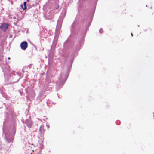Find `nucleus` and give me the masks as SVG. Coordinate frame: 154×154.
Wrapping results in <instances>:
<instances>
[{
    "mask_svg": "<svg viewBox=\"0 0 154 154\" xmlns=\"http://www.w3.org/2000/svg\"><path fill=\"white\" fill-rule=\"evenodd\" d=\"M46 80V85L44 86L43 89L40 90V93L41 95L44 96H46L45 94L48 93L47 92L48 91H50L52 89L55 84L54 83L52 82L49 79H48L47 81V79Z\"/></svg>",
    "mask_w": 154,
    "mask_h": 154,
    "instance_id": "nucleus-1",
    "label": "nucleus"
},
{
    "mask_svg": "<svg viewBox=\"0 0 154 154\" xmlns=\"http://www.w3.org/2000/svg\"><path fill=\"white\" fill-rule=\"evenodd\" d=\"M67 75L64 73H61L58 77V81L56 83V89L58 90L60 89L63 86L67 79Z\"/></svg>",
    "mask_w": 154,
    "mask_h": 154,
    "instance_id": "nucleus-2",
    "label": "nucleus"
},
{
    "mask_svg": "<svg viewBox=\"0 0 154 154\" xmlns=\"http://www.w3.org/2000/svg\"><path fill=\"white\" fill-rule=\"evenodd\" d=\"M66 12L65 10H63L60 16L59 19L58 20L57 23L58 24L61 25L63 18L66 15Z\"/></svg>",
    "mask_w": 154,
    "mask_h": 154,
    "instance_id": "nucleus-3",
    "label": "nucleus"
},
{
    "mask_svg": "<svg viewBox=\"0 0 154 154\" xmlns=\"http://www.w3.org/2000/svg\"><path fill=\"white\" fill-rule=\"evenodd\" d=\"M61 56L64 58L67 57L69 56V51L68 50L63 49L61 50V52H59Z\"/></svg>",
    "mask_w": 154,
    "mask_h": 154,
    "instance_id": "nucleus-4",
    "label": "nucleus"
},
{
    "mask_svg": "<svg viewBox=\"0 0 154 154\" xmlns=\"http://www.w3.org/2000/svg\"><path fill=\"white\" fill-rule=\"evenodd\" d=\"M28 44L26 41H23L20 44V46L21 48L23 50H25L27 47Z\"/></svg>",
    "mask_w": 154,
    "mask_h": 154,
    "instance_id": "nucleus-5",
    "label": "nucleus"
},
{
    "mask_svg": "<svg viewBox=\"0 0 154 154\" xmlns=\"http://www.w3.org/2000/svg\"><path fill=\"white\" fill-rule=\"evenodd\" d=\"M45 18L48 20L51 19L53 17V14L51 12L47 13L44 16Z\"/></svg>",
    "mask_w": 154,
    "mask_h": 154,
    "instance_id": "nucleus-6",
    "label": "nucleus"
},
{
    "mask_svg": "<svg viewBox=\"0 0 154 154\" xmlns=\"http://www.w3.org/2000/svg\"><path fill=\"white\" fill-rule=\"evenodd\" d=\"M8 25L7 23H3L0 26V28L2 31L5 32V31L8 28Z\"/></svg>",
    "mask_w": 154,
    "mask_h": 154,
    "instance_id": "nucleus-7",
    "label": "nucleus"
},
{
    "mask_svg": "<svg viewBox=\"0 0 154 154\" xmlns=\"http://www.w3.org/2000/svg\"><path fill=\"white\" fill-rule=\"evenodd\" d=\"M85 33L82 34L80 35L79 39V41L80 45L82 44L84 40V38L85 37Z\"/></svg>",
    "mask_w": 154,
    "mask_h": 154,
    "instance_id": "nucleus-8",
    "label": "nucleus"
},
{
    "mask_svg": "<svg viewBox=\"0 0 154 154\" xmlns=\"http://www.w3.org/2000/svg\"><path fill=\"white\" fill-rule=\"evenodd\" d=\"M44 125L43 124H42L40 127L39 131L40 132V134H42L44 133L45 130L44 129Z\"/></svg>",
    "mask_w": 154,
    "mask_h": 154,
    "instance_id": "nucleus-9",
    "label": "nucleus"
},
{
    "mask_svg": "<svg viewBox=\"0 0 154 154\" xmlns=\"http://www.w3.org/2000/svg\"><path fill=\"white\" fill-rule=\"evenodd\" d=\"M1 64L3 66L7 65L6 60L5 59H2L1 61Z\"/></svg>",
    "mask_w": 154,
    "mask_h": 154,
    "instance_id": "nucleus-10",
    "label": "nucleus"
},
{
    "mask_svg": "<svg viewBox=\"0 0 154 154\" xmlns=\"http://www.w3.org/2000/svg\"><path fill=\"white\" fill-rule=\"evenodd\" d=\"M77 55V53L75 51H73L72 53V55L71 56V59L73 60L74 57L75 55Z\"/></svg>",
    "mask_w": 154,
    "mask_h": 154,
    "instance_id": "nucleus-11",
    "label": "nucleus"
},
{
    "mask_svg": "<svg viewBox=\"0 0 154 154\" xmlns=\"http://www.w3.org/2000/svg\"><path fill=\"white\" fill-rule=\"evenodd\" d=\"M55 45H53L51 47V52L52 53H53L55 50Z\"/></svg>",
    "mask_w": 154,
    "mask_h": 154,
    "instance_id": "nucleus-12",
    "label": "nucleus"
},
{
    "mask_svg": "<svg viewBox=\"0 0 154 154\" xmlns=\"http://www.w3.org/2000/svg\"><path fill=\"white\" fill-rule=\"evenodd\" d=\"M27 3L26 2H24L23 3V5H24V8L23 7V5H21V6L22 7V8L23 10H26V5Z\"/></svg>",
    "mask_w": 154,
    "mask_h": 154,
    "instance_id": "nucleus-13",
    "label": "nucleus"
},
{
    "mask_svg": "<svg viewBox=\"0 0 154 154\" xmlns=\"http://www.w3.org/2000/svg\"><path fill=\"white\" fill-rule=\"evenodd\" d=\"M92 18H93V16H92L89 19V22L88 23V27L90 26L91 25V22Z\"/></svg>",
    "mask_w": 154,
    "mask_h": 154,
    "instance_id": "nucleus-14",
    "label": "nucleus"
},
{
    "mask_svg": "<svg viewBox=\"0 0 154 154\" xmlns=\"http://www.w3.org/2000/svg\"><path fill=\"white\" fill-rule=\"evenodd\" d=\"M99 32L100 33H102V32H103V29L102 28H101L99 30Z\"/></svg>",
    "mask_w": 154,
    "mask_h": 154,
    "instance_id": "nucleus-15",
    "label": "nucleus"
},
{
    "mask_svg": "<svg viewBox=\"0 0 154 154\" xmlns=\"http://www.w3.org/2000/svg\"><path fill=\"white\" fill-rule=\"evenodd\" d=\"M75 25V23H74V22L73 23V24L72 25V27H73Z\"/></svg>",
    "mask_w": 154,
    "mask_h": 154,
    "instance_id": "nucleus-16",
    "label": "nucleus"
},
{
    "mask_svg": "<svg viewBox=\"0 0 154 154\" xmlns=\"http://www.w3.org/2000/svg\"><path fill=\"white\" fill-rule=\"evenodd\" d=\"M12 37V35H10L9 36V37L10 38H11Z\"/></svg>",
    "mask_w": 154,
    "mask_h": 154,
    "instance_id": "nucleus-17",
    "label": "nucleus"
},
{
    "mask_svg": "<svg viewBox=\"0 0 154 154\" xmlns=\"http://www.w3.org/2000/svg\"><path fill=\"white\" fill-rule=\"evenodd\" d=\"M46 126L48 127V129L49 127V125H46Z\"/></svg>",
    "mask_w": 154,
    "mask_h": 154,
    "instance_id": "nucleus-18",
    "label": "nucleus"
},
{
    "mask_svg": "<svg viewBox=\"0 0 154 154\" xmlns=\"http://www.w3.org/2000/svg\"><path fill=\"white\" fill-rule=\"evenodd\" d=\"M131 35L132 36H133V34L131 33Z\"/></svg>",
    "mask_w": 154,
    "mask_h": 154,
    "instance_id": "nucleus-19",
    "label": "nucleus"
},
{
    "mask_svg": "<svg viewBox=\"0 0 154 154\" xmlns=\"http://www.w3.org/2000/svg\"><path fill=\"white\" fill-rule=\"evenodd\" d=\"M20 95H21V96L23 95L22 94V93L21 92H20Z\"/></svg>",
    "mask_w": 154,
    "mask_h": 154,
    "instance_id": "nucleus-20",
    "label": "nucleus"
},
{
    "mask_svg": "<svg viewBox=\"0 0 154 154\" xmlns=\"http://www.w3.org/2000/svg\"><path fill=\"white\" fill-rule=\"evenodd\" d=\"M10 57H8V60H10Z\"/></svg>",
    "mask_w": 154,
    "mask_h": 154,
    "instance_id": "nucleus-21",
    "label": "nucleus"
},
{
    "mask_svg": "<svg viewBox=\"0 0 154 154\" xmlns=\"http://www.w3.org/2000/svg\"><path fill=\"white\" fill-rule=\"evenodd\" d=\"M14 19H15V18H16V17H14Z\"/></svg>",
    "mask_w": 154,
    "mask_h": 154,
    "instance_id": "nucleus-22",
    "label": "nucleus"
},
{
    "mask_svg": "<svg viewBox=\"0 0 154 154\" xmlns=\"http://www.w3.org/2000/svg\"><path fill=\"white\" fill-rule=\"evenodd\" d=\"M27 1H29V0H27Z\"/></svg>",
    "mask_w": 154,
    "mask_h": 154,
    "instance_id": "nucleus-23",
    "label": "nucleus"
}]
</instances>
